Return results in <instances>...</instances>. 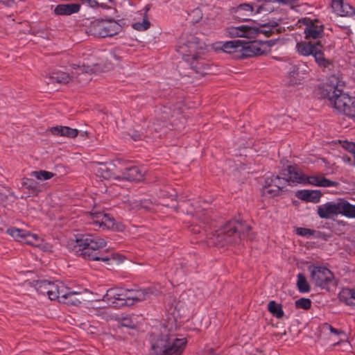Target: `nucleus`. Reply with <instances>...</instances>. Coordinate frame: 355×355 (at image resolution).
Listing matches in <instances>:
<instances>
[{"mask_svg":"<svg viewBox=\"0 0 355 355\" xmlns=\"http://www.w3.org/2000/svg\"><path fill=\"white\" fill-rule=\"evenodd\" d=\"M91 220V223L94 225L95 228L116 231L123 230V225L121 223H116L113 218L103 212L92 213Z\"/></svg>","mask_w":355,"mask_h":355,"instance_id":"nucleus-12","label":"nucleus"},{"mask_svg":"<svg viewBox=\"0 0 355 355\" xmlns=\"http://www.w3.org/2000/svg\"><path fill=\"white\" fill-rule=\"evenodd\" d=\"M331 6L335 12L343 17H351L355 14V9L343 0H332Z\"/></svg>","mask_w":355,"mask_h":355,"instance_id":"nucleus-20","label":"nucleus"},{"mask_svg":"<svg viewBox=\"0 0 355 355\" xmlns=\"http://www.w3.org/2000/svg\"><path fill=\"white\" fill-rule=\"evenodd\" d=\"M64 293L66 295H64V296L61 297L59 302L74 306L80 304V300L77 297V295H79L80 293L70 291L69 288L67 287H66V291Z\"/></svg>","mask_w":355,"mask_h":355,"instance_id":"nucleus-31","label":"nucleus"},{"mask_svg":"<svg viewBox=\"0 0 355 355\" xmlns=\"http://www.w3.org/2000/svg\"><path fill=\"white\" fill-rule=\"evenodd\" d=\"M150 23L148 19V17L144 16L143 21L141 22H135L132 24V27L137 31H144L149 28Z\"/></svg>","mask_w":355,"mask_h":355,"instance_id":"nucleus-41","label":"nucleus"},{"mask_svg":"<svg viewBox=\"0 0 355 355\" xmlns=\"http://www.w3.org/2000/svg\"><path fill=\"white\" fill-rule=\"evenodd\" d=\"M41 241L40 237L36 234H31L26 231L25 243L33 246H39Z\"/></svg>","mask_w":355,"mask_h":355,"instance_id":"nucleus-40","label":"nucleus"},{"mask_svg":"<svg viewBox=\"0 0 355 355\" xmlns=\"http://www.w3.org/2000/svg\"><path fill=\"white\" fill-rule=\"evenodd\" d=\"M297 53L302 56L312 55L320 67L330 69L333 64L330 60L324 57L322 51V44L320 41H300L295 46Z\"/></svg>","mask_w":355,"mask_h":355,"instance_id":"nucleus-7","label":"nucleus"},{"mask_svg":"<svg viewBox=\"0 0 355 355\" xmlns=\"http://www.w3.org/2000/svg\"><path fill=\"white\" fill-rule=\"evenodd\" d=\"M95 174L105 180L120 179L119 176H115L112 170L106 165L102 163H98L94 166Z\"/></svg>","mask_w":355,"mask_h":355,"instance_id":"nucleus-26","label":"nucleus"},{"mask_svg":"<svg viewBox=\"0 0 355 355\" xmlns=\"http://www.w3.org/2000/svg\"><path fill=\"white\" fill-rule=\"evenodd\" d=\"M149 10V6L147 5L144 8V16L147 17V12Z\"/></svg>","mask_w":355,"mask_h":355,"instance_id":"nucleus-51","label":"nucleus"},{"mask_svg":"<svg viewBox=\"0 0 355 355\" xmlns=\"http://www.w3.org/2000/svg\"><path fill=\"white\" fill-rule=\"evenodd\" d=\"M54 175L55 174L52 172L44 170L34 171L31 173V177L39 180H47L53 178Z\"/></svg>","mask_w":355,"mask_h":355,"instance_id":"nucleus-37","label":"nucleus"},{"mask_svg":"<svg viewBox=\"0 0 355 355\" xmlns=\"http://www.w3.org/2000/svg\"><path fill=\"white\" fill-rule=\"evenodd\" d=\"M311 281L315 286L327 289L334 284V276L330 270L322 266H310Z\"/></svg>","mask_w":355,"mask_h":355,"instance_id":"nucleus-9","label":"nucleus"},{"mask_svg":"<svg viewBox=\"0 0 355 355\" xmlns=\"http://www.w3.org/2000/svg\"><path fill=\"white\" fill-rule=\"evenodd\" d=\"M317 214L320 218H331L339 214L349 218H355V205L339 199L337 202H327L319 205Z\"/></svg>","mask_w":355,"mask_h":355,"instance_id":"nucleus-5","label":"nucleus"},{"mask_svg":"<svg viewBox=\"0 0 355 355\" xmlns=\"http://www.w3.org/2000/svg\"><path fill=\"white\" fill-rule=\"evenodd\" d=\"M98 8H101L105 10H110L111 7L110 6L106 5L104 3H98Z\"/></svg>","mask_w":355,"mask_h":355,"instance_id":"nucleus-49","label":"nucleus"},{"mask_svg":"<svg viewBox=\"0 0 355 355\" xmlns=\"http://www.w3.org/2000/svg\"><path fill=\"white\" fill-rule=\"evenodd\" d=\"M241 40H233L228 42H220L215 44L216 49H220L223 52L233 54L235 58H239L240 54Z\"/></svg>","mask_w":355,"mask_h":355,"instance_id":"nucleus-18","label":"nucleus"},{"mask_svg":"<svg viewBox=\"0 0 355 355\" xmlns=\"http://www.w3.org/2000/svg\"><path fill=\"white\" fill-rule=\"evenodd\" d=\"M275 59L277 60H283V58H275Z\"/></svg>","mask_w":355,"mask_h":355,"instance_id":"nucleus-54","label":"nucleus"},{"mask_svg":"<svg viewBox=\"0 0 355 355\" xmlns=\"http://www.w3.org/2000/svg\"><path fill=\"white\" fill-rule=\"evenodd\" d=\"M343 161L346 163H350L351 162V159L349 157H343Z\"/></svg>","mask_w":355,"mask_h":355,"instance_id":"nucleus-50","label":"nucleus"},{"mask_svg":"<svg viewBox=\"0 0 355 355\" xmlns=\"http://www.w3.org/2000/svg\"><path fill=\"white\" fill-rule=\"evenodd\" d=\"M121 325L122 327L131 328V329L134 328V327H135L134 324L128 318H123L121 320Z\"/></svg>","mask_w":355,"mask_h":355,"instance_id":"nucleus-48","label":"nucleus"},{"mask_svg":"<svg viewBox=\"0 0 355 355\" xmlns=\"http://www.w3.org/2000/svg\"><path fill=\"white\" fill-rule=\"evenodd\" d=\"M346 31H347L346 33H347L348 35L351 34L352 31H351V30H350V29H349V28H346Z\"/></svg>","mask_w":355,"mask_h":355,"instance_id":"nucleus-53","label":"nucleus"},{"mask_svg":"<svg viewBox=\"0 0 355 355\" xmlns=\"http://www.w3.org/2000/svg\"><path fill=\"white\" fill-rule=\"evenodd\" d=\"M109 2L112 3L113 0H107Z\"/></svg>","mask_w":355,"mask_h":355,"instance_id":"nucleus-55","label":"nucleus"},{"mask_svg":"<svg viewBox=\"0 0 355 355\" xmlns=\"http://www.w3.org/2000/svg\"><path fill=\"white\" fill-rule=\"evenodd\" d=\"M302 184H311L315 187H337L338 183L330 180L322 176H307L305 175V180Z\"/></svg>","mask_w":355,"mask_h":355,"instance_id":"nucleus-19","label":"nucleus"},{"mask_svg":"<svg viewBox=\"0 0 355 355\" xmlns=\"http://www.w3.org/2000/svg\"><path fill=\"white\" fill-rule=\"evenodd\" d=\"M106 246V241L92 234H83L74 241L72 250L80 257L92 261H102L110 264L111 256L102 255L100 250Z\"/></svg>","mask_w":355,"mask_h":355,"instance_id":"nucleus-3","label":"nucleus"},{"mask_svg":"<svg viewBox=\"0 0 355 355\" xmlns=\"http://www.w3.org/2000/svg\"><path fill=\"white\" fill-rule=\"evenodd\" d=\"M88 69H89L88 67H86L85 66H83V67L78 66V69L82 71L81 73H78V81H80L81 79H83L82 76L85 77V80H87L89 79V75L87 74Z\"/></svg>","mask_w":355,"mask_h":355,"instance_id":"nucleus-46","label":"nucleus"},{"mask_svg":"<svg viewBox=\"0 0 355 355\" xmlns=\"http://www.w3.org/2000/svg\"><path fill=\"white\" fill-rule=\"evenodd\" d=\"M340 85L324 84L318 87L316 95L320 98H327L339 113L349 118H355V97L349 96L340 88Z\"/></svg>","mask_w":355,"mask_h":355,"instance_id":"nucleus-2","label":"nucleus"},{"mask_svg":"<svg viewBox=\"0 0 355 355\" xmlns=\"http://www.w3.org/2000/svg\"><path fill=\"white\" fill-rule=\"evenodd\" d=\"M80 10V5L79 3L59 4L55 8L54 12L58 15L68 16L78 13Z\"/></svg>","mask_w":355,"mask_h":355,"instance_id":"nucleus-25","label":"nucleus"},{"mask_svg":"<svg viewBox=\"0 0 355 355\" xmlns=\"http://www.w3.org/2000/svg\"><path fill=\"white\" fill-rule=\"evenodd\" d=\"M250 225L238 220H230L217 232L218 242L238 243L250 230Z\"/></svg>","mask_w":355,"mask_h":355,"instance_id":"nucleus-6","label":"nucleus"},{"mask_svg":"<svg viewBox=\"0 0 355 355\" xmlns=\"http://www.w3.org/2000/svg\"><path fill=\"white\" fill-rule=\"evenodd\" d=\"M277 24H272V26H268L267 24H262L259 26H252L256 32V37L259 34L265 35L267 37L270 36L275 31Z\"/></svg>","mask_w":355,"mask_h":355,"instance_id":"nucleus-33","label":"nucleus"},{"mask_svg":"<svg viewBox=\"0 0 355 355\" xmlns=\"http://www.w3.org/2000/svg\"><path fill=\"white\" fill-rule=\"evenodd\" d=\"M295 232L300 236L309 237L314 235L315 231L309 228L297 227L295 230Z\"/></svg>","mask_w":355,"mask_h":355,"instance_id":"nucleus-45","label":"nucleus"},{"mask_svg":"<svg viewBox=\"0 0 355 355\" xmlns=\"http://www.w3.org/2000/svg\"><path fill=\"white\" fill-rule=\"evenodd\" d=\"M269 49V46L265 42L254 40L243 42L241 41L239 59L261 55L267 53Z\"/></svg>","mask_w":355,"mask_h":355,"instance_id":"nucleus-11","label":"nucleus"},{"mask_svg":"<svg viewBox=\"0 0 355 355\" xmlns=\"http://www.w3.org/2000/svg\"><path fill=\"white\" fill-rule=\"evenodd\" d=\"M322 331L329 334V338L333 340L335 343H338V340H341L343 337H345V334L343 331L335 329L327 323L323 324Z\"/></svg>","mask_w":355,"mask_h":355,"instance_id":"nucleus-30","label":"nucleus"},{"mask_svg":"<svg viewBox=\"0 0 355 355\" xmlns=\"http://www.w3.org/2000/svg\"><path fill=\"white\" fill-rule=\"evenodd\" d=\"M268 309L273 316L277 318H281L284 315V311L280 304L277 303L275 301L272 300L268 304Z\"/></svg>","mask_w":355,"mask_h":355,"instance_id":"nucleus-34","label":"nucleus"},{"mask_svg":"<svg viewBox=\"0 0 355 355\" xmlns=\"http://www.w3.org/2000/svg\"><path fill=\"white\" fill-rule=\"evenodd\" d=\"M263 3L259 6L257 8V13L260 12L261 10L270 11L271 8H268L267 6L270 3H279L284 5H288L292 8L298 6V0H261Z\"/></svg>","mask_w":355,"mask_h":355,"instance_id":"nucleus-29","label":"nucleus"},{"mask_svg":"<svg viewBox=\"0 0 355 355\" xmlns=\"http://www.w3.org/2000/svg\"><path fill=\"white\" fill-rule=\"evenodd\" d=\"M122 31V26L114 19H97L91 23L89 31L99 37H112Z\"/></svg>","mask_w":355,"mask_h":355,"instance_id":"nucleus-8","label":"nucleus"},{"mask_svg":"<svg viewBox=\"0 0 355 355\" xmlns=\"http://www.w3.org/2000/svg\"><path fill=\"white\" fill-rule=\"evenodd\" d=\"M83 4L87 5L88 7L96 9L98 8V2L97 0H80Z\"/></svg>","mask_w":355,"mask_h":355,"instance_id":"nucleus-47","label":"nucleus"},{"mask_svg":"<svg viewBox=\"0 0 355 355\" xmlns=\"http://www.w3.org/2000/svg\"><path fill=\"white\" fill-rule=\"evenodd\" d=\"M138 289H125V297L124 302H122V305L132 306L136 303L135 300V296L137 293Z\"/></svg>","mask_w":355,"mask_h":355,"instance_id":"nucleus-38","label":"nucleus"},{"mask_svg":"<svg viewBox=\"0 0 355 355\" xmlns=\"http://www.w3.org/2000/svg\"><path fill=\"white\" fill-rule=\"evenodd\" d=\"M304 38L306 40H317L321 38L324 34V24L318 19L304 18Z\"/></svg>","mask_w":355,"mask_h":355,"instance_id":"nucleus-13","label":"nucleus"},{"mask_svg":"<svg viewBox=\"0 0 355 355\" xmlns=\"http://www.w3.org/2000/svg\"><path fill=\"white\" fill-rule=\"evenodd\" d=\"M125 297V288H111L103 297V300L110 305L114 306L122 305Z\"/></svg>","mask_w":355,"mask_h":355,"instance_id":"nucleus-15","label":"nucleus"},{"mask_svg":"<svg viewBox=\"0 0 355 355\" xmlns=\"http://www.w3.org/2000/svg\"><path fill=\"white\" fill-rule=\"evenodd\" d=\"M297 286L300 293H307L310 291V286L305 277L300 273L297 276Z\"/></svg>","mask_w":355,"mask_h":355,"instance_id":"nucleus-36","label":"nucleus"},{"mask_svg":"<svg viewBox=\"0 0 355 355\" xmlns=\"http://www.w3.org/2000/svg\"><path fill=\"white\" fill-rule=\"evenodd\" d=\"M144 171L139 166H132L125 168L121 178L128 181H140L143 179Z\"/></svg>","mask_w":355,"mask_h":355,"instance_id":"nucleus-21","label":"nucleus"},{"mask_svg":"<svg viewBox=\"0 0 355 355\" xmlns=\"http://www.w3.org/2000/svg\"><path fill=\"white\" fill-rule=\"evenodd\" d=\"M22 185L33 193L40 191L38 183L32 178L24 179Z\"/></svg>","mask_w":355,"mask_h":355,"instance_id":"nucleus-39","label":"nucleus"},{"mask_svg":"<svg viewBox=\"0 0 355 355\" xmlns=\"http://www.w3.org/2000/svg\"><path fill=\"white\" fill-rule=\"evenodd\" d=\"M205 50V43L193 35H189L187 40L181 38L176 46L177 52L182 55L184 60L197 73L202 75L208 73L209 69L208 64L202 58Z\"/></svg>","mask_w":355,"mask_h":355,"instance_id":"nucleus-1","label":"nucleus"},{"mask_svg":"<svg viewBox=\"0 0 355 355\" xmlns=\"http://www.w3.org/2000/svg\"><path fill=\"white\" fill-rule=\"evenodd\" d=\"M157 294L158 292L151 287L140 288L138 289L137 293H136L137 295L135 296V300H136V302L144 301L148 299L151 295H156Z\"/></svg>","mask_w":355,"mask_h":355,"instance_id":"nucleus-32","label":"nucleus"},{"mask_svg":"<svg viewBox=\"0 0 355 355\" xmlns=\"http://www.w3.org/2000/svg\"><path fill=\"white\" fill-rule=\"evenodd\" d=\"M286 181L290 185L291 183L303 184L305 180V174L296 165L288 166L284 173Z\"/></svg>","mask_w":355,"mask_h":355,"instance_id":"nucleus-17","label":"nucleus"},{"mask_svg":"<svg viewBox=\"0 0 355 355\" xmlns=\"http://www.w3.org/2000/svg\"><path fill=\"white\" fill-rule=\"evenodd\" d=\"M291 66L290 67V72L288 73V78L289 80V84L291 85H295L300 83V80L296 78V76L298 75V69L295 65H292L289 64Z\"/></svg>","mask_w":355,"mask_h":355,"instance_id":"nucleus-42","label":"nucleus"},{"mask_svg":"<svg viewBox=\"0 0 355 355\" xmlns=\"http://www.w3.org/2000/svg\"><path fill=\"white\" fill-rule=\"evenodd\" d=\"M225 34L231 38H254L256 37V32L254 28L246 25L230 26L225 29Z\"/></svg>","mask_w":355,"mask_h":355,"instance_id":"nucleus-14","label":"nucleus"},{"mask_svg":"<svg viewBox=\"0 0 355 355\" xmlns=\"http://www.w3.org/2000/svg\"><path fill=\"white\" fill-rule=\"evenodd\" d=\"M254 7L249 3H242L234 9V17L239 21H246L252 15Z\"/></svg>","mask_w":355,"mask_h":355,"instance_id":"nucleus-23","label":"nucleus"},{"mask_svg":"<svg viewBox=\"0 0 355 355\" xmlns=\"http://www.w3.org/2000/svg\"><path fill=\"white\" fill-rule=\"evenodd\" d=\"M187 343L186 338L162 336L152 343L150 355H181Z\"/></svg>","mask_w":355,"mask_h":355,"instance_id":"nucleus-4","label":"nucleus"},{"mask_svg":"<svg viewBox=\"0 0 355 355\" xmlns=\"http://www.w3.org/2000/svg\"><path fill=\"white\" fill-rule=\"evenodd\" d=\"M286 182H287L286 176L281 178L279 175H272L266 178V183L268 187L264 192L273 196H277L284 187Z\"/></svg>","mask_w":355,"mask_h":355,"instance_id":"nucleus-16","label":"nucleus"},{"mask_svg":"<svg viewBox=\"0 0 355 355\" xmlns=\"http://www.w3.org/2000/svg\"><path fill=\"white\" fill-rule=\"evenodd\" d=\"M342 147L350 153L354 157V164L355 166V142L343 141L341 142Z\"/></svg>","mask_w":355,"mask_h":355,"instance_id":"nucleus-43","label":"nucleus"},{"mask_svg":"<svg viewBox=\"0 0 355 355\" xmlns=\"http://www.w3.org/2000/svg\"><path fill=\"white\" fill-rule=\"evenodd\" d=\"M339 300L346 305L355 309V285L349 288H344L338 294Z\"/></svg>","mask_w":355,"mask_h":355,"instance_id":"nucleus-24","label":"nucleus"},{"mask_svg":"<svg viewBox=\"0 0 355 355\" xmlns=\"http://www.w3.org/2000/svg\"><path fill=\"white\" fill-rule=\"evenodd\" d=\"M65 285L61 282H51L48 280L41 281L37 284V291L42 295H46L51 300H58L64 296Z\"/></svg>","mask_w":355,"mask_h":355,"instance_id":"nucleus-10","label":"nucleus"},{"mask_svg":"<svg viewBox=\"0 0 355 355\" xmlns=\"http://www.w3.org/2000/svg\"><path fill=\"white\" fill-rule=\"evenodd\" d=\"M50 132L55 136L75 138L78 135V130L68 126L57 125L49 129Z\"/></svg>","mask_w":355,"mask_h":355,"instance_id":"nucleus-22","label":"nucleus"},{"mask_svg":"<svg viewBox=\"0 0 355 355\" xmlns=\"http://www.w3.org/2000/svg\"><path fill=\"white\" fill-rule=\"evenodd\" d=\"M297 196L306 202L317 203L320 201L322 193L319 190H301L298 191Z\"/></svg>","mask_w":355,"mask_h":355,"instance_id":"nucleus-28","label":"nucleus"},{"mask_svg":"<svg viewBox=\"0 0 355 355\" xmlns=\"http://www.w3.org/2000/svg\"><path fill=\"white\" fill-rule=\"evenodd\" d=\"M164 113L166 116H163V118H164V119H166L168 118V115H169V113H168V112H167V110H164Z\"/></svg>","mask_w":355,"mask_h":355,"instance_id":"nucleus-52","label":"nucleus"},{"mask_svg":"<svg viewBox=\"0 0 355 355\" xmlns=\"http://www.w3.org/2000/svg\"><path fill=\"white\" fill-rule=\"evenodd\" d=\"M295 306L297 308L307 310L311 306V301L308 298L302 297L295 301Z\"/></svg>","mask_w":355,"mask_h":355,"instance_id":"nucleus-44","label":"nucleus"},{"mask_svg":"<svg viewBox=\"0 0 355 355\" xmlns=\"http://www.w3.org/2000/svg\"><path fill=\"white\" fill-rule=\"evenodd\" d=\"M72 80V76L68 73L61 70H56L53 71L49 77V80L46 81L48 84L57 83L61 84L69 83Z\"/></svg>","mask_w":355,"mask_h":355,"instance_id":"nucleus-27","label":"nucleus"},{"mask_svg":"<svg viewBox=\"0 0 355 355\" xmlns=\"http://www.w3.org/2000/svg\"><path fill=\"white\" fill-rule=\"evenodd\" d=\"M7 233L13 237L16 241L21 243H25L26 230L11 227L7 230Z\"/></svg>","mask_w":355,"mask_h":355,"instance_id":"nucleus-35","label":"nucleus"}]
</instances>
